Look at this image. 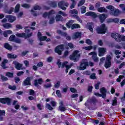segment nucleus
<instances>
[{"mask_svg":"<svg viewBox=\"0 0 125 125\" xmlns=\"http://www.w3.org/2000/svg\"><path fill=\"white\" fill-rule=\"evenodd\" d=\"M111 37L115 40L116 42H125V36H122V35L115 32L111 34Z\"/></svg>","mask_w":125,"mask_h":125,"instance_id":"f257e3e1","label":"nucleus"},{"mask_svg":"<svg viewBox=\"0 0 125 125\" xmlns=\"http://www.w3.org/2000/svg\"><path fill=\"white\" fill-rule=\"evenodd\" d=\"M106 8L110 10L109 14L112 16H119L121 14V11L119 9H115L113 5H108L106 6Z\"/></svg>","mask_w":125,"mask_h":125,"instance_id":"f03ea898","label":"nucleus"},{"mask_svg":"<svg viewBox=\"0 0 125 125\" xmlns=\"http://www.w3.org/2000/svg\"><path fill=\"white\" fill-rule=\"evenodd\" d=\"M107 30L108 28L106 26V24L105 23L102 24L100 26H98L96 29L97 34L101 35H104V34H106V32H107Z\"/></svg>","mask_w":125,"mask_h":125,"instance_id":"7ed1b4c3","label":"nucleus"},{"mask_svg":"<svg viewBox=\"0 0 125 125\" xmlns=\"http://www.w3.org/2000/svg\"><path fill=\"white\" fill-rule=\"evenodd\" d=\"M79 50H75L72 55L69 56V59L73 60L74 62H78L80 57H81V54H79Z\"/></svg>","mask_w":125,"mask_h":125,"instance_id":"20e7f679","label":"nucleus"},{"mask_svg":"<svg viewBox=\"0 0 125 125\" xmlns=\"http://www.w3.org/2000/svg\"><path fill=\"white\" fill-rule=\"evenodd\" d=\"M104 66L106 69L110 68L112 66V56L111 55L106 57Z\"/></svg>","mask_w":125,"mask_h":125,"instance_id":"39448f33","label":"nucleus"},{"mask_svg":"<svg viewBox=\"0 0 125 125\" xmlns=\"http://www.w3.org/2000/svg\"><path fill=\"white\" fill-rule=\"evenodd\" d=\"M88 66V62H86V59H83L80 63V67L78 69L80 70H85V69H86V67Z\"/></svg>","mask_w":125,"mask_h":125,"instance_id":"423d86ee","label":"nucleus"},{"mask_svg":"<svg viewBox=\"0 0 125 125\" xmlns=\"http://www.w3.org/2000/svg\"><path fill=\"white\" fill-rule=\"evenodd\" d=\"M58 5L59 8H61L62 10H66L67 9L66 7L69 6V3L68 2H65L64 1H61L58 2Z\"/></svg>","mask_w":125,"mask_h":125,"instance_id":"0eeeda50","label":"nucleus"},{"mask_svg":"<svg viewBox=\"0 0 125 125\" xmlns=\"http://www.w3.org/2000/svg\"><path fill=\"white\" fill-rule=\"evenodd\" d=\"M69 13H71V14H75V15L73 16V17L75 18L77 21L80 22V23H83V20H82L79 16L77 15V14H78V10L76 9L71 10L69 11Z\"/></svg>","mask_w":125,"mask_h":125,"instance_id":"6e6552de","label":"nucleus"},{"mask_svg":"<svg viewBox=\"0 0 125 125\" xmlns=\"http://www.w3.org/2000/svg\"><path fill=\"white\" fill-rule=\"evenodd\" d=\"M0 103L2 104H7V105L11 104V99L8 97L0 98Z\"/></svg>","mask_w":125,"mask_h":125,"instance_id":"1a4fd4ad","label":"nucleus"},{"mask_svg":"<svg viewBox=\"0 0 125 125\" xmlns=\"http://www.w3.org/2000/svg\"><path fill=\"white\" fill-rule=\"evenodd\" d=\"M9 41L10 42H16V43H21V39L16 38V37L13 34L10 36Z\"/></svg>","mask_w":125,"mask_h":125,"instance_id":"9d476101","label":"nucleus"},{"mask_svg":"<svg viewBox=\"0 0 125 125\" xmlns=\"http://www.w3.org/2000/svg\"><path fill=\"white\" fill-rule=\"evenodd\" d=\"M64 49V44H61L56 47L55 49V52L58 53L59 55L62 54V51Z\"/></svg>","mask_w":125,"mask_h":125,"instance_id":"9b49d317","label":"nucleus"},{"mask_svg":"<svg viewBox=\"0 0 125 125\" xmlns=\"http://www.w3.org/2000/svg\"><path fill=\"white\" fill-rule=\"evenodd\" d=\"M53 14H55V11L54 10H51L48 13L47 12H45L42 15V17H43V18H46V17H48V19H49L50 18V16H51V15H53Z\"/></svg>","mask_w":125,"mask_h":125,"instance_id":"f8f14e48","label":"nucleus"},{"mask_svg":"<svg viewBox=\"0 0 125 125\" xmlns=\"http://www.w3.org/2000/svg\"><path fill=\"white\" fill-rule=\"evenodd\" d=\"M13 64L15 65V68L16 70H23V64L19 63L17 61H14L13 62Z\"/></svg>","mask_w":125,"mask_h":125,"instance_id":"ddd939ff","label":"nucleus"},{"mask_svg":"<svg viewBox=\"0 0 125 125\" xmlns=\"http://www.w3.org/2000/svg\"><path fill=\"white\" fill-rule=\"evenodd\" d=\"M89 54V55H92V59L94 62H97L99 61V59L97 57V53L95 51L91 52Z\"/></svg>","mask_w":125,"mask_h":125,"instance_id":"4468645a","label":"nucleus"},{"mask_svg":"<svg viewBox=\"0 0 125 125\" xmlns=\"http://www.w3.org/2000/svg\"><path fill=\"white\" fill-rule=\"evenodd\" d=\"M100 90L102 98H106L107 95V89L105 87H103L100 89Z\"/></svg>","mask_w":125,"mask_h":125,"instance_id":"2eb2a0df","label":"nucleus"},{"mask_svg":"<svg viewBox=\"0 0 125 125\" xmlns=\"http://www.w3.org/2000/svg\"><path fill=\"white\" fill-rule=\"evenodd\" d=\"M106 51H107V49H106V48L104 47L99 48V54H98L99 56H100V57H101V56H104Z\"/></svg>","mask_w":125,"mask_h":125,"instance_id":"dca6fc26","label":"nucleus"},{"mask_svg":"<svg viewBox=\"0 0 125 125\" xmlns=\"http://www.w3.org/2000/svg\"><path fill=\"white\" fill-rule=\"evenodd\" d=\"M85 107L89 110V111H91L92 110H96V105L93 104V103H90L89 104H85Z\"/></svg>","mask_w":125,"mask_h":125,"instance_id":"f3484780","label":"nucleus"},{"mask_svg":"<svg viewBox=\"0 0 125 125\" xmlns=\"http://www.w3.org/2000/svg\"><path fill=\"white\" fill-rule=\"evenodd\" d=\"M22 84L24 85V86H27V85H31V84H32L31 83V77H28L26 78L24 81H23Z\"/></svg>","mask_w":125,"mask_h":125,"instance_id":"a211bd4d","label":"nucleus"},{"mask_svg":"<svg viewBox=\"0 0 125 125\" xmlns=\"http://www.w3.org/2000/svg\"><path fill=\"white\" fill-rule=\"evenodd\" d=\"M5 18L8 19L10 23H13V21L16 20V17L12 15H6Z\"/></svg>","mask_w":125,"mask_h":125,"instance_id":"6ab92c4d","label":"nucleus"},{"mask_svg":"<svg viewBox=\"0 0 125 125\" xmlns=\"http://www.w3.org/2000/svg\"><path fill=\"white\" fill-rule=\"evenodd\" d=\"M34 85L35 86H39V84H42V83H43V80H42V79L40 78L38 80L35 79L34 80Z\"/></svg>","mask_w":125,"mask_h":125,"instance_id":"aec40b11","label":"nucleus"},{"mask_svg":"<svg viewBox=\"0 0 125 125\" xmlns=\"http://www.w3.org/2000/svg\"><path fill=\"white\" fill-rule=\"evenodd\" d=\"M107 16H108L105 14H102L101 15H100L99 16V18L101 23H104V21H105Z\"/></svg>","mask_w":125,"mask_h":125,"instance_id":"412c9836","label":"nucleus"},{"mask_svg":"<svg viewBox=\"0 0 125 125\" xmlns=\"http://www.w3.org/2000/svg\"><path fill=\"white\" fill-rule=\"evenodd\" d=\"M85 16H91L92 18H97V14L93 12H87L85 14Z\"/></svg>","mask_w":125,"mask_h":125,"instance_id":"4be33fe9","label":"nucleus"},{"mask_svg":"<svg viewBox=\"0 0 125 125\" xmlns=\"http://www.w3.org/2000/svg\"><path fill=\"white\" fill-rule=\"evenodd\" d=\"M82 37V33L80 32H75L72 36L73 40H77Z\"/></svg>","mask_w":125,"mask_h":125,"instance_id":"5701e85b","label":"nucleus"},{"mask_svg":"<svg viewBox=\"0 0 125 125\" xmlns=\"http://www.w3.org/2000/svg\"><path fill=\"white\" fill-rule=\"evenodd\" d=\"M4 48L9 51H11L12 50V46H11L8 42H5L4 43Z\"/></svg>","mask_w":125,"mask_h":125,"instance_id":"b1692460","label":"nucleus"},{"mask_svg":"<svg viewBox=\"0 0 125 125\" xmlns=\"http://www.w3.org/2000/svg\"><path fill=\"white\" fill-rule=\"evenodd\" d=\"M98 12L100 13H107L108 12V10L106 9V8L104 7H101L97 9Z\"/></svg>","mask_w":125,"mask_h":125,"instance_id":"393cba45","label":"nucleus"},{"mask_svg":"<svg viewBox=\"0 0 125 125\" xmlns=\"http://www.w3.org/2000/svg\"><path fill=\"white\" fill-rule=\"evenodd\" d=\"M75 22V21L74 20H70L69 21L66 23V26L67 28L68 29H70L71 28L72 29V26H73V23Z\"/></svg>","mask_w":125,"mask_h":125,"instance_id":"a878e982","label":"nucleus"},{"mask_svg":"<svg viewBox=\"0 0 125 125\" xmlns=\"http://www.w3.org/2000/svg\"><path fill=\"white\" fill-rule=\"evenodd\" d=\"M49 5L51 6V7H53V8H55V7H57V2L55 1H51L49 3Z\"/></svg>","mask_w":125,"mask_h":125,"instance_id":"bb28decb","label":"nucleus"},{"mask_svg":"<svg viewBox=\"0 0 125 125\" xmlns=\"http://www.w3.org/2000/svg\"><path fill=\"white\" fill-rule=\"evenodd\" d=\"M7 62H8V60L6 59H4L3 60V62H2L1 64V66H2V68H3V69H6L7 67L6 65L5 64H6Z\"/></svg>","mask_w":125,"mask_h":125,"instance_id":"cd10ccee","label":"nucleus"},{"mask_svg":"<svg viewBox=\"0 0 125 125\" xmlns=\"http://www.w3.org/2000/svg\"><path fill=\"white\" fill-rule=\"evenodd\" d=\"M81 25L79 23H74L72 25L71 30H75V29H80Z\"/></svg>","mask_w":125,"mask_h":125,"instance_id":"c85d7f7f","label":"nucleus"},{"mask_svg":"<svg viewBox=\"0 0 125 125\" xmlns=\"http://www.w3.org/2000/svg\"><path fill=\"white\" fill-rule=\"evenodd\" d=\"M5 115V111L4 110H0V121L1 122L3 120V117L2 116H4Z\"/></svg>","mask_w":125,"mask_h":125,"instance_id":"c756f323","label":"nucleus"},{"mask_svg":"<svg viewBox=\"0 0 125 125\" xmlns=\"http://www.w3.org/2000/svg\"><path fill=\"white\" fill-rule=\"evenodd\" d=\"M3 27L5 29H10V28H12V25L9 23H6L3 24Z\"/></svg>","mask_w":125,"mask_h":125,"instance_id":"7c9ffc66","label":"nucleus"},{"mask_svg":"<svg viewBox=\"0 0 125 125\" xmlns=\"http://www.w3.org/2000/svg\"><path fill=\"white\" fill-rule=\"evenodd\" d=\"M16 36L18 37V38H24L25 39V37L26 36V33H18L16 34Z\"/></svg>","mask_w":125,"mask_h":125,"instance_id":"2f4dec72","label":"nucleus"},{"mask_svg":"<svg viewBox=\"0 0 125 125\" xmlns=\"http://www.w3.org/2000/svg\"><path fill=\"white\" fill-rule=\"evenodd\" d=\"M19 10H20V4H17L15 7V13H18Z\"/></svg>","mask_w":125,"mask_h":125,"instance_id":"473e14b6","label":"nucleus"},{"mask_svg":"<svg viewBox=\"0 0 125 125\" xmlns=\"http://www.w3.org/2000/svg\"><path fill=\"white\" fill-rule=\"evenodd\" d=\"M118 98L116 97H114V100L112 101V105L117 106L118 104Z\"/></svg>","mask_w":125,"mask_h":125,"instance_id":"72a5a7b5","label":"nucleus"},{"mask_svg":"<svg viewBox=\"0 0 125 125\" xmlns=\"http://www.w3.org/2000/svg\"><path fill=\"white\" fill-rule=\"evenodd\" d=\"M57 33L59 34V35H61V36H62V37H67V33L66 32H63L60 30H58Z\"/></svg>","mask_w":125,"mask_h":125,"instance_id":"f704fd0d","label":"nucleus"},{"mask_svg":"<svg viewBox=\"0 0 125 125\" xmlns=\"http://www.w3.org/2000/svg\"><path fill=\"white\" fill-rule=\"evenodd\" d=\"M8 58L11 59H15L17 58V56L16 55H13L12 54H8Z\"/></svg>","mask_w":125,"mask_h":125,"instance_id":"c9c22d12","label":"nucleus"},{"mask_svg":"<svg viewBox=\"0 0 125 125\" xmlns=\"http://www.w3.org/2000/svg\"><path fill=\"white\" fill-rule=\"evenodd\" d=\"M63 18L60 15H57L56 16V20L57 21H62Z\"/></svg>","mask_w":125,"mask_h":125,"instance_id":"e433bc0d","label":"nucleus"},{"mask_svg":"<svg viewBox=\"0 0 125 125\" xmlns=\"http://www.w3.org/2000/svg\"><path fill=\"white\" fill-rule=\"evenodd\" d=\"M5 76L8 78H12L14 77V74L12 72H7L6 73Z\"/></svg>","mask_w":125,"mask_h":125,"instance_id":"4c0bfd02","label":"nucleus"},{"mask_svg":"<svg viewBox=\"0 0 125 125\" xmlns=\"http://www.w3.org/2000/svg\"><path fill=\"white\" fill-rule=\"evenodd\" d=\"M71 1H72V3L71 4V5H70V7L71 9H73V8H75V6H76V4H77V2L75 0H71Z\"/></svg>","mask_w":125,"mask_h":125,"instance_id":"58836bf2","label":"nucleus"},{"mask_svg":"<svg viewBox=\"0 0 125 125\" xmlns=\"http://www.w3.org/2000/svg\"><path fill=\"white\" fill-rule=\"evenodd\" d=\"M93 48V46L90 45L88 46H84L83 47V49H85V50H91Z\"/></svg>","mask_w":125,"mask_h":125,"instance_id":"ea45409f","label":"nucleus"},{"mask_svg":"<svg viewBox=\"0 0 125 125\" xmlns=\"http://www.w3.org/2000/svg\"><path fill=\"white\" fill-rule=\"evenodd\" d=\"M49 19H50V20L49 21V23L50 24H53L54 23V22H55V19L54 18V17L50 18Z\"/></svg>","mask_w":125,"mask_h":125,"instance_id":"a19ab883","label":"nucleus"},{"mask_svg":"<svg viewBox=\"0 0 125 125\" xmlns=\"http://www.w3.org/2000/svg\"><path fill=\"white\" fill-rule=\"evenodd\" d=\"M90 101H91V103L94 104V105H96V103H97V100L96 99V98H92L90 100Z\"/></svg>","mask_w":125,"mask_h":125,"instance_id":"79ce46f5","label":"nucleus"},{"mask_svg":"<svg viewBox=\"0 0 125 125\" xmlns=\"http://www.w3.org/2000/svg\"><path fill=\"white\" fill-rule=\"evenodd\" d=\"M81 13L82 14H83L86 12V7L85 6H83L82 8H81Z\"/></svg>","mask_w":125,"mask_h":125,"instance_id":"37998d69","label":"nucleus"},{"mask_svg":"<svg viewBox=\"0 0 125 125\" xmlns=\"http://www.w3.org/2000/svg\"><path fill=\"white\" fill-rule=\"evenodd\" d=\"M52 86V85L51 84V83H49L47 84H44L43 85L44 88H49Z\"/></svg>","mask_w":125,"mask_h":125,"instance_id":"c03bdc74","label":"nucleus"},{"mask_svg":"<svg viewBox=\"0 0 125 125\" xmlns=\"http://www.w3.org/2000/svg\"><path fill=\"white\" fill-rule=\"evenodd\" d=\"M0 77H1V79L2 81V82H6V81H8V78H7V77H6L2 75H1Z\"/></svg>","mask_w":125,"mask_h":125,"instance_id":"a18cd8bd","label":"nucleus"},{"mask_svg":"<svg viewBox=\"0 0 125 125\" xmlns=\"http://www.w3.org/2000/svg\"><path fill=\"white\" fill-rule=\"evenodd\" d=\"M85 2V0H81L78 3V6H82L83 4H84V3Z\"/></svg>","mask_w":125,"mask_h":125,"instance_id":"49530a36","label":"nucleus"},{"mask_svg":"<svg viewBox=\"0 0 125 125\" xmlns=\"http://www.w3.org/2000/svg\"><path fill=\"white\" fill-rule=\"evenodd\" d=\"M47 39V37H46V36H44L41 37L39 39V41H40V42H44V41H46Z\"/></svg>","mask_w":125,"mask_h":125,"instance_id":"de8ad7c7","label":"nucleus"},{"mask_svg":"<svg viewBox=\"0 0 125 125\" xmlns=\"http://www.w3.org/2000/svg\"><path fill=\"white\" fill-rule=\"evenodd\" d=\"M90 79H91V80H96V76L95 73H92L90 76Z\"/></svg>","mask_w":125,"mask_h":125,"instance_id":"09e8293b","label":"nucleus"},{"mask_svg":"<svg viewBox=\"0 0 125 125\" xmlns=\"http://www.w3.org/2000/svg\"><path fill=\"white\" fill-rule=\"evenodd\" d=\"M70 90L72 93H77L78 92V91L74 87H70Z\"/></svg>","mask_w":125,"mask_h":125,"instance_id":"8fccbe9b","label":"nucleus"},{"mask_svg":"<svg viewBox=\"0 0 125 125\" xmlns=\"http://www.w3.org/2000/svg\"><path fill=\"white\" fill-rule=\"evenodd\" d=\"M59 109L60 111H61V112H65V111H66V107L64 106H59Z\"/></svg>","mask_w":125,"mask_h":125,"instance_id":"3c124183","label":"nucleus"},{"mask_svg":"<svg viewBox=\"0 0 125 125\" xmlns=\"http://www.w3.org/2000/svg\"><path fill=\"white\" fill-rule=\"evenodd\" d=\"M8 88L11 90H16L17 87L15 85L11 86V85H9L8 86Z\"/></svg>","mask_w":125,"mask_h":125,"instance_id":"603ef678","label":"nucleus"},{"mask_svg":"<svg viewBox=\"0 0 125 125\" xmlns=\"http://www.w3.org/2000/svg\"><path fill=\"white\" fill-rule=\"evenodd\" d=\"M22 7H23L24 8H30L31 7V6H30L27 3H24L21 5Z\"/></svg>","mask_w":125,"mask_h":125,"instance_id":"864d4df0","label":"nucleus"},{"mask_svg":"<svg viewBox=\"0 0 125 125\" xmlns=\"http://www.w3.org/2000/svg\"><path fill=\"white\" fill-rule=\"evenodd\" d=\"M32 36H33L32 32H31L30 33H27V34H25V39L30 38V37H32Z\"/></svg>","mask_w":125,"mask_h":125,"instance_id":"5fc2aeb1","label":"nucleus"},{"mask_svg":"<svg viewBox=\"0 0 125 125\" xmlns=\"http://www.w3.org/2000/svg\"><path fill=\"white\" fill-rule=\"evenodd\" d=\"M33 8L34 10H41V9H42V7L39 5L34 6Z\"/></svg>","mask_w":125,"mask_h":125,"instance_id":"6e6d98bb","label":"nucleus"},{"mask_svg":"<svg viewBox=\"0 0 125 125\" xmlns=\"http://www.w3.org/2000/svg\"><path fill=\"white\" fill-rule=\"evenodd\" d=\"M14 10V8L13 7H11L10 10L8 11H7L6 13H8V14H11L12 12Z\"/></svg>","mask_w":125,"mask_h":125,"instance_id":"4d7b16f0","label":"nucleus"},{"mask_svg":"<svg viewBox=\"0 0 125 125\" xmlns=\"http://www.w3.org/2000/svg\"><path fill=\"white\" fill-rule=\"evenodd\" d=\"M55 88H59L60 87V81H58L57 83L54 85Z\"/></svg>","mask_w":125,"mask_h":125,"instance_id":"13d9d810","label":"nucleus"},{"mask_svg":"<svg viewBox=\"0 0 125 125\" xmlns=\"http://www.w3.org/2000/svg\"><path fill=\"white\" fill-rule=\"evenodd\" d=\"M101 6V3L99 1L97 2V3L95 4V7L98 9V8H100Z\"/></svg>","mask_w":125,"mask_h":125,"instance_id":"bf43d9fd","label":"nucleus"},{"mask_svg":"<svg viewBox=\"0 0 125 125\" xmlns=\"http://www.w3.org/2000/svg\"><path fill=\"white\" fill-rule=\"evenodd\" d=\"M93 89V87L92 86L89 85L88 86L87 91L88 92H92V89Z\"/></svg>","mask_w":125,"mask_h":125,"instance_id":"052dcab7","label":"nucleus"},{"mask_svg":"<svg viewBox=\"0 0 125 125\" xmlns=\"http://www.w3.org/2000/svg\"><path fill=\"white\" fill-rule=\"evenodd\" d=\"M16 28L17 30H22L23 29V27L20 24H17L16 25Z\"/></svg>","mask_w":125,"mask_h":125,"instance_id":"680f3d73","label":"nucleus"},{"mask_svg":"<svg viewBox=\"0 0 125 125\" xmlns=\"http://www.w3.org/2000/svg\"><path fill=\"white\" fill-rule=\"evenodd\" d=\"M86 43L89 45H91V44H92V42H91V40L90 39H87L86 40Z\"/></svg>","mask_w":125,"mask_h":125,"instance_id":"e2e57ef3","label":"nucleus"},{"mask_svg":"<svg viewBox=\"0 0 125 125\" xmlns=\"http://www.w3.org/2000/svg\"><path fill=\"white\" fill-rule=\"evenodd\" d=\"M88 29L89 30L91 33H93V28H92V25L91 24L89 25L88 26Z\"/></svg>","mask_w":125,"mask_h":125,"instance_id":"0e129e2a","label":"nucleus"},{"mask_svg":"<svg viewBox=\"0 0 125 125\" xmlns=\"http://www.w3.org/2000/svg\"><path fill=\"white\" fill-rule=\"evenodd\" d=\"M100 84V82H98L97 83L95 84V89H99V85Z\"/></svg>","mask_w":125,"mask_h":125,"instance_id":"69168bd1","label":"nucleus"},{"mask_svg":"<svg viewBox=\"0 0 125 125\" xmlns=\"http://www.w3.org/2000/svg\"><path fill=\"white\" fill-rule=\"evenodd\" d=\"M120 7L121 8L122 10H123V11H125V4H120L119 5Z\"/></svg>","mask_w":125,"mask_h":125,"instance_id":"338daca9","label":"nucleus"},{"mask_svg":"<svg viewBox=\"0 0 125 125\" xmlns=\"http://www.w3.org/2000/svg\"><path fill=\"white\" fill-rule=\"evenodd\" d=\"M38 67H43V62H40L37 63Z\"/></svg>","mask_w":125,"mask_h":125,"instance_id":"774afa93","label":"nucleus"}]
</instances>
